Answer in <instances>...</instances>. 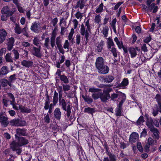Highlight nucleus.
<instances>
[{"label":"nucleus","mask_w":161,"mask_h":161,"mask_svg":"<svg viewBox=\"0 0 161 161\" xmlns=\"http://www.w3.org/2000/svg\"><path fill=\"white\" fill-rule=\"evenodd\" d=\"M63 93H58L59 104H61L62 108L64 111L66 112V115L68 118H69L71 113V108L70 105L67 106V103L64 99H62Z\"/></svg>","instance_id":"1"},{"label":"nucleus","mask_w":161,"mask_h":161,"mask_svg":"<svg viewBox=\"0 0 161 161\" xmlns=\"http://www.w3.org/2000/svg\"><path fill=\"white\" fill-rule=\"evenodd\" d=\"M111 90V88H109L106 90L103 91V93H100V99L102 102L106 103L110 99L109 92Z\"/></svg>","instance_id":"2"},{"label":"nucleus","mask_w":161,"mask_h":161,"mask_svg":"<svg viewBox=\"0 0 161 161\" xmlns=\"http://www.w3.org/2000/svg\"><path fill=\"white\" fill-rule=\"evenodd\" d=\"M10 125L12 126H20L25 125L26 122L25 120H20L19 119H14L9 122Z\"/></svg>","instance_id":"3"},{"label":"nucleus","mask_w":161,"mask_h":161,"mask_svg":"<svg viewBox=\"0 0 161 161\" xmlns=\"http://www.w3.org/2000/svg\"><path fill=\"white\" fill-rule=\"evenodd\" d=\"M116 92V93H113L110 96V98L111 101L114 102L116 101V98H118L119 99L125 95V93L118 91H117Z\"/></svg>","instance_id":"4"},{"label":"nucleus","mask_w":161,"mask_h":161,"mask_svg":"<svg viewBox=\"0 0 161 161\" xmlns=\"http://www.w3.org/2000/svg\"><path fill=\"white\" fill-rule=\"evenodd\" d=\"M15 138L20 145V146L27 144L29 142L28 140L23 137L19 136L17 135H15Z\"/></svg>","instance_id":"5"},{"label":"nucleus","mask_w":161,"mask_h":161,"mask_svg":"<svg viewBox=\"0 0 161 161\" xmlns=\"http://www.w3.org/2000/svg\"><path fill=\"white\" fill-rule=\"evenodd\" d=\"M139 135L136 132H133L130 135L129 142L131 143L136 142L138 140Z\"/></svg>","instance_id":"6"},{"label":"nucleus","mask_w":161,"mask_h":161,"mask_svg":"<svg viewBox=\"0 0 161 161\" xmlns=\"http://www.w3.org/2000/svg\"><path fill=\"white\" fill-rule=\"evenodd\" d=\"M95 64L97 69L105 65L104 60L103 58L101 57L97 58L96 60Z\"/></svg>","instance_id":"7"},{"label":"nucleus","mask_w":161,"mask_h":161,"mask_svg":"<svg viewBox=\"0 0 161 161\" xmlns=\"http://www.w3.org/2000/svg\"><path fill=\"white\" fill-rule=\"evenodd\" d=\"M97 71L100 74H105L108 73L109 68L107 65L105 64L97 69Z\"/></svg>","instance_id":"8"},{"label":"nucleus","mask_w":161,"mask_h":161,"mask_svg":"<svg viewBox=\"0 0 161 161\" xmlns=\"http://www.w3.org/2000/svg\"><path fill=\"white\" fill-rule=\"evenodd\" d=\"M7 33L6 31L3 29L0 30V44L3 43L5 40Z\"/></svg>","instance_id":"9"},{"label":"nucleus","mask_w":161,"mask_h":161,"mask_svg":"<svg viewBox=\"0 0 161 161\" xmlns=\"http://www.w3.org/2000/svg\"><path fill=\"white\" fill-rule=\"evenodd\" d=\"M150 131L153 133L154 136L153 139L156 140H158L159 138V136L158 134L159 131L158 129L155 128H151L150 129Z\"/></svg>","instance_id":"10"},{"label":"nucleus","mask_w":161,"mask_h":161,"mask_svg":"<svg viewBox=\"0 0 161 161\" xmlns=\"http://www.w3.org/2000/svg\"><path fill=\"white\" fill-rule=\"evenodd\" d=\"M53 114L55 118L57 120H60L61 115V112L60 111V109L58 108H56L54 111Z\"/></svg>","instance_id":"11"},{"label":"nucleus","mask_w":161,"mask_h":161,"mask_svg":"<svg viewBox=\"0 0 161 161\" xmlns=\"http://www.w3.org/2000/svg\"><path fill=\"white\" fill-rule=\"evenodd\" d=\"M39 24L36 21H35L32 23V25L31 27V30L33 32L37 33L39 32L38 28Z\"/></svg>","instance_id":"12"},{"label":"nucleus","mask_w":161,"mask_h":161,"mask_svg":"<svg viewBox=\"0 0 161 161\" xmlns=\"http://www.w3.org/2000/svg\"><path fill=\"white\" fill-rule=\"evenodd\" d=\"M76 147L77 150V155L80 158L81 157V155L83 156V153H85L84 150L82 147L77 143L76 144Z\"/></svg>","instance_id":"13"},{"label":"nucleus","mask_w":161,"mask_h":161,"mask_svg":"<svg viewBox=\"0 0 161 161\" xmlns=\"http://www.w3.org/2000/svg\"><path fill=\"white\" fill-rule=\"evenodd\" d=\"M16 132L17 136H25L27 135L26 129L24 128H17L16 130Z\"/></svg>","instance_id":"14"},{"label":"nucleus","mask_w":161,"mask_h":161,"mask_svg":"<svg viewBox=\"0 0 161 161\" xmlns=\"http://www.w3.org/2000/svg\"><path fill=\"white\" fill-rule=\"evenodd\" d=\"M21 147L18 142H16L15 141H13L10 144V147L13 151H15Z\"/></svg>","instance_id":"15"},{"label":"nucleus","mask_w":161,"mask_h":161,"mask_svg":"<svg viewBox=\"0 0 161 161\" xmlns=\"http://www.w3.org/2000/svg\"><path fill=\"white\" fill-rule=\"evenodd\" d=\"M21 64L23 66L29 68L32 66L33 62L31 61L24 60L22 61Z\"/></svg>","instance_id":"16"},{"label":"nucleus","mask_w":161,"mask_h":161,"mask_svg":"<svg viewBox=\"0 0 161 161\" xmlns=\"http://www.w3.org/2000/svg\"><path fill=\"white\" fill-rule=\"evenodd\" d=\"M8 119V118L5 116H3L2 118L1 123L2 125L4 127H6L9 123Z\"/></svg>","instance_id":"17"},{"label":"nucleus","mask_w":161,"mask_h":161,"mask_svg":"<svg viewBox=\"0 0 161 161\" xmlns=\"http://www.w3.org/2000/svg\"><path fill=\"white\" fill-rule=\"evenodd\" d=\"M0 84L3 87L6 86L8 85L10 87L12 86V84H10V82L5 78L2 79L0 80Z\"/></svg>","instance_id":"18"},{"label":"nucleus","mask_w":161,"mask_h":161,"mask_svg":"<svg viewBox=\"0 0 161 161\" xmlns=\"http://www.w3.org/2000/svg\"><path fill=\"white\" fill-rule=\"evenodd\" d=\"M33 49L34 51L33 55L37 57L41 58L42 55L40 53V49L34 47H33Z\"/></svg>","instance_id":"19"},{"label":"nucleus","mask_w":161,"mask_h":161,"mask_svg":"<svg viewBox=\"0 0 161 161\" xmlns=\"http://www.w3.org/2000/svg\"><path fill=\"white\" fill-rule=\"evenodd\" d=\"M153 120L151 117H150L149 119L146 121V124L150 130L151 128H154L153 125Z\"/></svg>","instance_id":"20"},{"label":"nucleus","mask_w":161,"mask_h":161,"mask_svg":"<svg viewBox=\"0 0 161 161\" xmlns=\"http://www.w3.org/2000/svg\"><path fill=\"white\" fill-rule=\"evenodd\" d=\"M129 50L131 58H134L137 55L136 51L134 47H130L129 48Z\"/></svg>","instance_id":"21"},{"label":"nucleus","mask_w":161,"mask_h":161,"mask_svg":"<svg viewBox=\"0 0 161 161\" xmlns=\"http://www.w3.org/2000/svg\"><path fill=\"white\" fill-rule=\"evenodd\" d=\"M84 112L93 115V113L96 112V110L95 108L88 107L85 108Z\"/></svg>","instance_id":"22"},{"label":"nucleus","mask_w":161,"mask_h":161,"mask_svg":"<svg viewBox=\"0 0 161 161\" xmlns=\"http://www.w3.org/2000/svg\"><path fill=\"white\" fill-rule=\"evenodd\" d=\"M0 72L1 76L7 74L8 73V67L6 66H3L1 68Z\"/></svg>","instance_id":"23"},{"label":"nucleus","mask_w":161,"mask_h":161,"mask_svg":"<svg viewBox=\"0 0 161 161\" xmlns=\"http://www.w3.org/2000/svg\"><path fill=\"white\" fill-rule=\"evenodd\" d=\"M82 97L84 100L88 104H91L93 102V100L86 95H82Z\"/></svg>","instance_id":"24"},{"label":"nucleus","mask_w":161,"mask_h":161,"mask_svg":"<svg viewBox=\"0 0 161 161\" xmlns=\"http://www.w3.org/2000/svg\"><path fill=\"white\" fill-rule=\"evenodd\" d=\"M103 41H101V42L98 44V45L97 46V48L96 49L98 53L101 52L102 50L103 49Z\"/></svg>","instance_id":"25"},{"label":"nucleus","mask_w":161,"mask_h":161,"mask_svg":"<svg viewBox=\"0 0 161 161\" xmlns=\"http://www.w3.org/2000/svg\"><path fill=\"white\" fill-rule=\"evenodd\" d=\"M129 80L127 78H124L121 83V87H125L129 84Z\"/></svg>","instance_id":"26"},{"label":"nucleus","mask_w":161,"mask_h":161,"mask_svg":"<svg viewBox=\"0 0 161 161\" xmlns=\"http://www.w3.org/2000/svg\"><path fill=\"white\" fill-rule=\"evenodd\" d=\"M60 80L63 81L65 84H67L69 82V80L67 77L64 75H63L59 77Z\"/></svg>","instance_id":"27"},{"label":"nucleus","mask_w":161,"mask_h":161,"mask_svg":"<svg viewBox=\"0 0 161 161\" xmlns=\"http://www.w3.org/2000/svg\"><path fill=\"white\" fill-rule=\"evenodd\" d=\"M14 30L15 32L18 35H19L22 33V29L19 25L17 24H15V26Z\"/></svg>","instance_id":"28"},{"label":"nucleus","mask_w":161,"mask_h":161,"mask_svg":"<svg viewBox=\"0 0 161 161\" xmlns=\"http://www.w3.org/2000/svg\"><path fill=\"white\" fill-rule=\"evenodd\" d=\"M147 142L148 144L150 146H153L154 145L156 144L157 142L156 140H153L152 137H149L147 139Z\"/></svg>","instance_id":"29"},{"label":"nucleus","mask_w":161,"mask_h":161,"mask_svg":"<svg viewBox=\"0 0 161 161\" xmlns=\"http://www.w3.org/2000/svg\"><path fill=\"white\" fill-rule=\"evenodd\" d=\"M84 6L85 5L83 4L79 0L77 1L76 5L74 7L75 9H76L78 8H80V9H82Z\"/></svg>","instance_id":"30"},{"label":"nucleus","mask_w":161,"mask_h":161,"mask_svg":"<svg viewBox=\"0 0 161 161\" xmlns=\"http://www.w3.org/2000/svg\"><path fill=\"white\" fill-rule=\"evenodd\" d=\"M107 154L109 156L110 161H116V157L114 154L108 152Z\"/></svg>","instance_id":"31"},{"label":"nucleus","mask_w":161,"mask_h":161,"mask_svg":"<svg viewBox=\"0 0 161 161\" xmlns=\"http://www.w3.org/2000/svg\"><path fill=\"white\" fill-rule=\"evenodd\" d=\"M103 3H101L99 5L98 8H97L95 11V12L97 13H100L103 11Z\"/></svg>","instance_id":"32"},{"label":"nucleus","mask_w":161,"mask_h":161,"mask_svg":"<svg viewBox=\"0 0 161 161\" xmlns=\"http://www.w3.org/2000/svg\"><path fill=\"white\" fill-rule=\"evenodd\" d=\"M160 108H159L158 106L156 107H154L153 109V111L152 112V114L154 116H156L158 114V112L160 113Z\"/></svg>","instance_id":"33"},{"label":"nucleus","mask_w":161,"mask_h":161,"mask_svg":"<svg viewBox=\"0 0 161 161\" xmlns=\"http://www.w3.org/2000/svg\"><path fill=\"white\" fill-rule=\"evenodd\" d=\"M114 79V77L110 75H108L106 76V83H110L112 82Z\"/></svg>","instance_id":"34"},{"label":"nucleus","mask_w":161,"mask_h":161,"mask_svg":"<svg viewBox=\"0 0 161 161\" xmlns=\"http://www.w3.org/2000/svg\"><path fill=\"white\" fill-rule=\"evenodd\" d=\"M5 58L6 62H13V60L11 56V54L7 53L5 56Z\"/></svg>","instance_id":"35"},{"label":"nucleus","mask_w":161,"mask_h":161,"mask_svg":"<svg viewBox=\"0 0 161 161\" xmlns=\"http://www.w3.org/2000/svg\"><path fill=\"white\" fill-rule=\"evenodd\" d=\"M144 122V118L142 115H141L138 119L136 121V125H140L142 123Z\"/></svg>","instance_id":"36"},{"label":"nucleus","mask_w":161,"mask_h":161,"mask_svg":"<svg viewBox=\"0 0 161 161\" xmlns=\"http://www.w3.org/2000/svg\"><path fill=\"white\" fill-rule=\"evenodd\" d=\"M9 10V7L8 6H4L1 10V13L3 14H6L8 12Z\"/></svg>","instance_id":"37"},{"label":"nucleus","mask_w":161,"mask_h":161,"mask_svg":"<svg viewBox=\"0 0 161 161\" xmlns=\"http://www.w3.org/2000/svg\"><path fill=\"white\" fill-rule=\"evenodd\" d=\"M28 28L27 26L25 27L22 29V32L23 33V35L27 37H28L29 36L27 31Z\"/></svg>","instance_id":"38"},{"label":"nucleus","mask_w":161,"mask_h":161,"mask_svg":"<svg viewBox=\"0 0 161 161\" xmlns=\"http://www.w3.org/2000/svg\"><path fill=\"white\" fill-rule=\"evenodd\" d=\"M121 99V100L119 102L118 106V108H122V105L126 99V95H125L123 97H122Z\"/></svg>","instance_id":"39"},{"label":"nucleus","mask_w":161,"mask_h":161,"mask_svg":"<svg viewBox=\"0 0 161 161\" xmlns=\"http://www.w3.org/2000/svg\"><path fill=\"white\" fill-rule=\"evenodd\" d=\"M109 30V28L107 26H106L103 27V33L105 37H107L108 35V32Z\"/></svg>","instance_id":"40"},{"label":"nucleus","mask_w":161,"mask_h":161,"mask_svg":"<svg viewBox=\"0 0 161 161\" xmlns=\"http://www.w3.org/2000/svg\"><path fill=\"white\" fill-rule=\"evenodd\" d=\"M60 37H58L56 38V43L58 48H59L62 47L61 45V42L60 39Z\"/></svg>","instance_id":"41"},{"label":"nucleus","mask_w":161,"mask_h":161,"mask_svg":"<svg viewBox=\"0 0 161 161\" xmlns=\"http://www.w3.org/2000/svg\"><path fill=\"white\" fill-rule=\"evenodd\" d=\"M12 52H13L14 54V59L16 60L18 59L19 57V53L17 50L14 49L12 50Z\"/></svg>","instance_id":"42"},{"label":"nucleus","mask_w":161,"mask_h":161,"mask_svg":"<svg viewBox=\"0 0 161 161\" xmlns=\"http://www.w3.org/2000/svg\"><path fill=\"white\" fill-rule=\"evenodd\" d=\"M63 86V91L65 93L66 92L68 91H69L70 89V87L69 85L67 84H62Z\"/></svg>","instance_id":"43"},{"label":"nucleus","mask_w":161,"mask_h":161,"mask_svg":"<svg viewBox=\"0 0 161 161\" xmlns=\"http://www.w3.org/2000/svg\"><path fill=\"white\" fill-rule=\"evenodd\" d=\"M101 90L100 89L95 88L94 87L90 88L89 89V91L92 92H99Z\"/></svg>","instance_id":"44"},{"label":"nucleus","mask_w":161,"mask_h":161,"mask_svg":"<svg viewBox=\"0 0 161 161\" xmlns=\"http://www.w3.org/2000/svg\"><path fill=\"white\" fill-rule=\"evenodd\" d=\"M152 39V38L151 36L150 35H149L148 36L146 37L144 39L143 42L144 43L147 44L148 45H149L148 43L151 41Z\"/></svg>","instance_id":"45"},{"label":"nucleus","mask_w":161,"mask_h":161,"mask_svg":"<svg viewBox=\"0 0 161 161\" xmlns=\"http://www.w3.org/2000/svg\"><path fill=\"white\" fill-rule=\"evenodd\" d=\"M49 41L50 40L49 37H47L45 39L44 45L45 47L48 49L50 48V47L49 46Z\"/></svg>","instance_id":"46"},{"label":"nucleus","mask_w":161,"mask_h":161,"mask_svg":"<svg viewBox=\"0 0 161 161\" xmlns=\"http://www.w3.org/2000/svg\"><path fill=\"white\" fill-rule=\"evenodd\" d=\"M57 145L58 146L63 147L65 146L64 142L62 139H59L58 140Z\"/></svg>","instance_id":"47"},{"label":"nucleus","mask_w":161,"mask_h":161,"mask_svg":"<svg viewBox=\"0 0 161 161\" xmlns=\"http://www.w3.org/2000/svg\"><path fill=\"white\" fill-rule=\"evenodd\" d=\"M111 52L112 53L113 56L115 58H116L117 57V50L116 48L114 47H113L111 48Z\"/></svg>","instance_id":"48"},{"label":"nucleus","mask_w":161,"mask_h":161,"mask_svg":"<svg viewBox=\"0 0 161 161\" xmlns=\"http://www.w3.org/2000/svg\"><path fill=\"white\" fill-rule=\"evenodd\" d=\"M137 148L139 152H143V149L142 147V144L140 142H137Z\"/></svg>","instance_id":"49"},{"label":"nucleus","mask_w":161,"mask_h":161,"mask_svg":"<svg viewBox=\"0 0 161 161\" xmlns=\"http://www.w3.org/2000/svg\"><path fill=\"white\" fill-rule=\"evenodd\" d=\"M122 108H117L116 111V116H120L121 115L122 113Z\"/></svg>","instance_id":"50"},{"label":"nucleus","mask_w":161,"mask_h":161,"mask_svg":"<svg viewBox=\"0 0 161 161\" xmlns=\"http://www.w3.org/2000/svg\"><path fill=\"white\" fill-rule=\"evenodd\" d=\"M101 16L100 15H97L95 16L94 21L96 23L99 24L101 21Z\"/></svg>","instance_id":"51"},{"label":"nucleus","mask_w":161,"mask_h":161,"mask_svg":"<svg viewBox=\"0 0 161 161\" xmlns=\"http://www.w3.org/2000/svg\"><path fill=\"white\" fill-rule=\"evenodd\" d=\"M16 75L15 74L11 75L9 77V80H8L9 82H10V84H12V81L16 79L15 78Z\"/></svg>","instance_id":"52"},{"label":"nucleus","mask_w":161,"mask_h":161,"mask_svg":"<svg viewBox=\"0 0 161 161\" xmlns=\"http://www.w3.org/2000/svg\"><path fill=\"white\" fill-rule=\"evenodd\" d=\"M92 97L94 100H96L99 98H100V93H93Z\"/></svg>","instance_id":"53"},{"label":"nucleus","mask_w":161,"mask_h":161,"mask_svg":"<svg viewBox=\"0 0 161 161\" xmlns=\"http://www.w3.org/2000/svg\"><path fill=\"white\" fill-rule=\"evenodd\" d=\"M56 38L52 37L50 38V44L51 47L53 48L55 46V40Z\"/></svg>","instance_id":"54"},{"label":"nucleus","mask_w":161,"mask_h":161,"mask_svg":"<svg viewBox=\"0 0 161 161\" xmlns=\"http://www.w3.org/2000/svg\"><path fill=\"white\" fill-rule=\"evenodd\" d=\"M44 120L45 122L48 124L50 122V119L49 118V114L47 113L46 116L44 117Z\"/></svg>","instance_id":"55"},{"label":"nucleus","mask_w":161,"mask_h":161,"mask_svg":"<svg viewBox=\"0 0 161 161\" xmlns=\"http://www.w3.org/2000/svg\"><path fill=\"white\" fill-rule=\"evenodd\" d=\"M31 109L29 108H27L25 107H23V109H22V113H30L31 112Z\"/></svg>","instance_id":"56"},{"label":"nucleus","mask_w":161,"mask_h":161,"mask_svg":"<svg viewBox=\"0 0 161 161\" xmlns=\"http://www.w3.org/2000/svg\"><path fill=\"white\" fill-rule=\"evenodd\" d=\"M147 131L146 129L144 128L143 129L142 132L141 133L140 137H145L147 135Z\"/></svg>","instance_id":"57"},{"label":"nucleus","mask_w":161,"mask_h":161,"mask_svg":"<svg viewBox=\"0 0 161 161\" xmlns=\"http://www.w3.org/2000/svg\"><path fill=\"white\" fill-rule=\"evenodd\" d=\"M14 37H11L8 39V41L7 44L14 46Z\"/></svg>","instance_id":"58"},{"label":"nucleus","mask_w":161,"mask_h":161,"mask_svg":"<svg viewBox=\"0 0 161 161\" xmlns=\"http://www.w3.org/2000/svg\"><path fill=\"white\" fill-rule=\"evenodd\" d=\"M131 39H132V44H134L135 43L137 39V37L135 34H133L132 36H131Z\"/></svg>","instance_id":"59"},{"label":"nucleus","mask_w":161,"mask_h":161,"mask_svg":"<svg viewBox=\"0 0 161 161\" xmlns=\"http://www.w3.org/2000/svg\"><path fill=\"white\" fill-rule=\"evenodd\" d=\"M159 97L157 99V101L158 105V107L160 108V113H161V97L159 95Z\"/></svg>","instance_id":"60"},{"label":"nucleus","mask_w":161,"mask_h":161,"mask_svg":"<svg viewBox=\"0 0 161 161\" xmlns=\"http://www.w3.org/2000/svg\"><path fill=\"white\" fill-rule=\"evenodd\" d=\"M57 30V28L56 27H55L54 28V29L52 32L51 37H54V38L56 37V36L57 35V33H56V31Z\"/></svg>","instance_id":"61"},{"label":"nucleus","mask_w":161,"mask_h":161,"mask_svg":"<svg viewBox=\"0 0 161 161\" xmlns=\"http://www.w3.org/2000/svg\"><path fill=\"white\" fill-rule=\"evenodd\" d=\"M141 50L144 52H146L148 51L146 44H143L141 46Z\"/></svg>","instance_id":"62"},{"label":"nucleus","mask_w":161,"mask_h":161,"mask_svg":"<svg viewBox=\"0 0 161 161\" xmlns=\"http://www.w3.org/2000/svg\"><path fill=\"white\" fill-rule=\"evenodd\" d=\"M124 3V2H118L114 6V9L116 10L122 4Z\"/></svg>","instance_id":"63"},{"label":"nucleus","mask_w":161,"mask_h":161,"mask_svg":"<svg viewBox=\"0 0 161 161\" xmlns=\"http://www.w3.org/2000/svg\"><path fill=\"white\" fill-rule=\"evenodd\" d=\"M75 16L77 19H81L82 17L81 13L79 11L77 12L75 14Z\"/></svg>","instance_id":"64"}]
</instances>
